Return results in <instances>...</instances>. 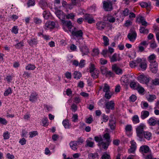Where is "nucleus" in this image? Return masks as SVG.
Masks as SVG:
<instances>
[{
    "label": "nucleus",
    "mask_w": 159,
    "mask_h": 159,
    "mask_svg": "<svg viewBox=\"0 0 159 159\" xmlns=\"http://www.w3.org/2000/svg\"><path fill=\"white\" fill-rule=\"evenodd\" d=\"M89 72L91 74V75L94 79L98 78L99 75V70L96 68L94 64L90 63L89 66Z\"/></svg>",
    "instance_id": "1"
},
{
    "label": "nucleus",
    "mask_w": 159,
    "mask_h": 159,
    "mask_svg": "<svg viewBox=\"0 0 159 159\" xmlns=\"http://www.w3.org/2000/svg\"><path fill=\"white\" fill-rule=\"evenodd\" d=\"M145 126L143 124H140L136 128V132L137 136L138 137L140 140L141 141L143 139V134L144 132V129Z\"/></svg>",
    "instance_id": "2"
},
{
    "label": "nucleus",
    "mask_w": 159,
    "mask_h": 159,
    "mask_svg": "<svg viewBox=\"0 0 159 159\" xmlns=\"http://www.w3.org/2000/svg\"><path fill=\"white\" fill-rule=\"evenodd\" d=\"M137 37V34L136 31L134 29H131L128 34L127 37L131 42H134L136 40Z\"/></svg>",
    "instance_id": "3"
},
{
    "label": "nucleus",
    "mask_w": 159,
    "mask_h": 159,
    "mask_svg": "<svg viewBox=\"0 0 159 159\" xmlns=\"http://www.w3.org/2000/svg\"><path fill=\"white\" fill-rule=\"evenodd\" d=\"M139 151L142 153L143 156L148 153H151V151L148 146L143 145L140 147Z\"/></svg>",
    "instance_id": "4"
},
{
    "label": "nucleus",
    "mask_w": 159,
    "mask_h": 159,
    "mask_svg": "<svg viewBox=\"0 0 159 159\" xmlns=\"http://www.w3.org/2000/svg\"><path fill=\"white\" fill-rule=\"evenodd\" d=\"M138 80L139 82L143 84H147L149 81L148 76L141 75L138 77Z\"/></svg>",
    "instance_id": "5"
},
{
    "label": "nucleus",
    "mask_w": 159,
    "mask_h": 159,
    "mask_svg": "<svg viewBox=\"0 0 159 159\" xmlns=\"http://www.w3.org/2000/svg\"><path fill=\"white\" fill-rule=\"evenodd\" d=\"M103 3V8L105 11H111L113 9L112 3L111 2L104 1Z\"/></svg>",
    "instance_id": "6"
},
{
    "label": "nucleus",
    "mask_w": 159,
    "mask_h": 159,
    "mask_svg": "<svg viewBox=\"0 0 159 159\" xmlns=\"http://www.w3.org/2000/svg\"><path fill=\"white\" fill-rule=\"evenodd\" d=\"M158 63L157 62L151 63L149 65V68L150 71L152 73L155 74L158 71Z\"/></svg>",
    "instance_id": "7"
},
{
    "label": "nucleus",
    "mask_w": 159,
    "mask_h": 159,
    "mask_svg": "<svg viewBox=\"0 0 159 159\" xmlns=\"http://www.w3.org/2000/svg\"><path fill=\"white\" fill-rule=\"evenodd\" d=\"M115 105L114 101L113 100L108 101L105 104L106 108L108 110H114Z\"/></svg>",
    "instance_id": "8"
},
{
    "label": "nucleus",
    "mask_w": 159,
    "mask_h": 159,
    "mask_svg": "<svg viewBox=\"0 0 159 159\" xmlns=\"http://www.w3.org/2000/svg\"><path fill=\"white\" fill-rule=\"evenodd\" d=\"M84 20L85 21L88 22L89 24L94 23L95 22V20L91 15L87 14L84 16Z\"/></svg>",
    "instance_id": "9"
},
{
    "label": "nucleus",
    "mask_w": 159,
    "mask_h": 159,
    "mask_svg": "<svg viewBox=\"0 0 159 159\" xmlns=\"http://www.w3.org/2000/svg\"><path fill=\"white\" fill-rule=\"evenodd\" d=\"M55 25L54 22L51 21H48L46 23L44 28L46 30L53 29L54 28Z\"/></svg>",
    "instance_id": "10"
},
{
    "label": "nucleus",
    "mask_w": 159,
    "mask_h": 159,
    "mask_svg": "<svg viewBox=\"0 0 159 159\" xmlns=\"http://www.w3.org/2000/svg\"><path fill=\"white\" fill-rule=\"evenodd\" d=\"M72 35L79 39H81L83 35V33L82 30H80L76 31H72Z\"/></svg>",
    "instance_id": "11"
},
{
    "label": "nucleus",
    "mask_w": 159,
    "mask_h": 159,
    "mask_svg": "<svg viewBox=\"0 0 159 159\" xmlns=\"http://www.w3.org/2000/svg\"><path fill=\"white\" fill-rule=\"evenodd\" d=\"M133 130L132 127L131 125H127L125 126V130L126 134L128 136H130L132 134Z\"/></svg>",
    "instance_id": "12"
},
{
    "label": "nucleus",
    "mask_w": 159,
    "mask_h": 159,
    "mask_svg": "<svg viewBox=\"0 0 159 159\" xmlns=\"http://www.w3.org/2000/svg\"><path fill=\"white\" fill-rule=\"evenodd\" d=\"M110 143L106 141V142H104L103 140L101 143H98L97 145L100 149L102 148L105 150H106L107 149Z\"/></svg>",
    "instance_id": "13"
},
{
    "label": "nucleus",
    "mask_w": 159,
    "mask_h": 159,
    "mask_svg": "<svg viewBox=\"0 0 159 159\" xmlns=\"http://www.w3.org/2000/svg\"><path fill=\"white\" fill-rule=\"evenodd\" d=\"M38 98V94L36 92L31 93L30 96L29 100L32 102H35Z\"/></svg>",
    "instance_id": "14"
},
{
    "label": "nucleus",
    "mask_w": 159,
    "mask_h": 159,
    "mask_svg": "<svg viewBox=\"0 0 159 159\" xmlns=\"http://www.w3.org/2000/svg\"><path fill=\"white\" fill-rule=\"evenodd\" d=\"M112 69L116 74L119 75L122 73V70L118 67L116 64H114L112 65Z\"/></svg>",
    "instance_id": "15"
},
{
    "label": "nucleus",
    "mask_w": 159,
    "mask_h": 159,
    "mask_svg": "<svg viewBox=\"0 0 159 159\" xmlns=\"http://www.w3.org/2000/svg\"><path fill=\"white\" fill-rule=\"evenodd\" d=\"M129 81L128 78L126 75L123 76L120 79L121 84L123 85H127L129 84Z\"/></svg>",
    "instance_id": "16"
},
{
    "label": "nucleus",
    "mask_w": 159,
    "mask_h": 159,
    "mask_svg": "<svg viewBox=\"0 0 159 159\" xmlns=\"http://www.w3.org/2000/svg\"><path fill=\"white\" fill-rule=\"evenodd\" d=\"M106 26L105 23L103 21H99L96 23V27L98 29L100 30H103Z\"/></svg>",
    "instance_id": "17"
},
{
    "label": "nucleus",
    "mask_w": 159,
    "mask_h": 159,
    "mask_svg": "<svg viewBox=\"0 0 159 159\" xmlns=\"http://www.w3.org/2000/svg\"><path fill=\"white\" fill-rule=\"evenodd\" d=\"M143 139L144 138L147 140H150L152 138V133L149 131H145L143 134Z\"/></svg>",
    "instance_id": "18"
},
{
    "label": "nucleus",
    "mask_w": 159,
    "mask_h": 159,
    "mask_svg": "<svg viewBox=\"0 0 159 159\" xmlns=\"http://www.w3.org/2000/svg\"><path fill=\"white\" fill-rule=\"evenodd\" d=\"M120 59L119 55L115 53L110 57V61L111 62H114L120 61Z\"/></svg>",
    "instance_id": "19"
},
{
    "label": "nucleus",
    "mask_w": 159,
    "mask_h": 159,
    "mask_svg": "<svg viewBox=\"0 0 159 159\" xmlns=\"http://www.w3.org/2000/svg\"><path fill=\"white\" fill-rule=\"evenodd\" d=\"M156 56L154 54H152L150 55L148 58V60L150 64L157 62L156 61Z\"/></svg>",
    "instance_id": "20"
},
{
    "label": "nucleus",
    "mask_w": 159,
    "mask_h": 159,
    "mask_svg": "<svg viewBox=\"0 0 159 159\" xmlns=\"http://www.w3.org/2000/svg\"><path fill=\"white\" fill-rule=\"evenodd\" d=\"M80 51L83 56L87 55L89 53V50L86 46H83L80 48Z\"/></svg>",
    "instance_id": "21"
},
{
    "label": "nucleus",
    "mask_w": 159,
    "mask_h": 159,
    "mask_svg": "<svg viewBox=\"0 0 159 159\" xmlns=\"http://www.w3.org/2000/svg\"><path fill=\"white\" fill-rule=\"evenodd\" d=\"M28 43L30 46H33L34 45H36L38 43V41L37 38H33L30 40H28Z\"/></svg>",
    "instance_id": "22"
},
{
    "label": "nucleus",
    "mask_w": 159,
    "mask_h": 159,
    "mask_svg": "<svg viewBox=\"0 0 159 159\" xmlns=\"http://www.w3.org/2000/svg\"><path fill=\"white\" fill-rule=\"evenodd\" d=\"M149 115V111H143L141 112V117L142 119H144L147 117Z\"/></svg>",
    "instance_id": "23"
},
{
    "label": "nucleus",
    "mask_w": 159,
    "mask_h": 159,
    "mask_svg": "<svg viewBox=\"0 0 159 159\" xmlns=\"http://www.w3.org/2000/svg\"><path fill=\"white\" fill-rule=\"evenodd\" d=\"M139 4L142 7L146 8H150V3L149 2L147 3L144 2H140L139 3Z\"/></svg>",
    "instance_id": "24"
},
{
    "label": "nucleus",
    "mask_w": 159,
    "mask_h": 159,
    "mask_svg": "<svg viewBox=\"0 0 159 159\" xmlns=\"http://www.w3.org/2000/svg\"><path fill=\"white\" fill-rule=\"evenodd\" d=\"M70 146L72 149L74 150H76L77 148L78 143L75 141L71 142L70 144Z\"/></svg>",
    "instance_id": "25"
},
{
    "label": "nucleus",
    "mask_w": 159,
    "mask_h": 159,
    "mask_svg": "<svg viewBox=\"0 0 159 159\" xmlns=\"http://www.w3.org/2000/svg\"><path fill=\"white\" fill-rule=\"evenodd\" d=\"M109 125L111 130H114L116 127L115 121L113 120H110Z\"/></svg>",
    "instance_id": "26"
},
{
    "label": "nucleus",
    "mask_w": 159,
    "mask_h": 159,
    "mask_svg": "<svg viewBox=\"0 0 159 159\" xmlns=\"http://www.w3.org/2000/svg\"><path fill=\"white\" fill-rule=\"evenodd\" d=\"M62 22L64 25L67 26L69 29H71L72 23L70 21L62 20Z\"/></svg>",
    "instance_id": "27"
},
{
    "label": "nucleus",
    "mask_w": 159,
    "mask_h": 159,
    "mask_svg": "<svg viewBox=\"0 0 159 159\" xmlns=\"http://www.w3.org/2000/svg\"><path fill=\"white\" fill-rule=\"evenodd\" d=\"M74 78L77 80L79 79L82 76L81 73L78 71H75L73 74Z\"/></svg>",
    "instance_id": "28"
},
{
    "label": "nucleus",
    "mask_w": 159,
    "mask_h": 159,
    "mask_svg": "<svg viewBox=\"0 0 159 159\" xmlns=\"http://www.w3.org/2000/svg\"><path fill=\"white\" fill-rule=\"evenodd\" d=\"M103 90L105 93L111 91L110 87L109 85L106 83L104 84L103 88Z\"/></svg>",
    "instance_id": "29"
},
{
    "label": "nucleus",
    "mask_w": 159,
    "mask_h": 159,
    "mask_svg": "<svg viewBox=\"0 0 159 159\" xmlns=\"http://www.w3.org/2000/svg\"><path fill=\"white\" fill-rule=\"evenodd\" d=\"M139 32L141 33L145 34H148L149 33V30L145 27H140Z\"/></svg>",
    "instance_id": "30"
},
{
    "label": "nucleus",
    "mask_w": 159,
    "mask_h": 159,
    "mask_svg": "<svg viewBox=\"0 0 159 159\" xmlns=\"http://www.w3.org/2000/svg\"><path fill=\"white\" fill-rule=\"evenodd\" d=\"M103 44L105 46H107L109 45V39L108 37L105 36H103Z\"/></svg>",
    "instance_id": "31"
},
{
    "label": "nucleus",
    "mask_w": 159,
    "mask_h": 159,
    "mask_svg": "<svg viewBox=\"0 0 159 159\" xmlns=\"http://www.w3.org/2000/svg\"><path fill=\"white\" fill-rule=\"evenodd\" d=\"M132 120L133 123L135 124L138 123L140 122L139 118L137 115H134L133 117Z\"/></svg>",
    "instance_id": "32"
},
{
    "label": "nucleus",
    "mask_w": 159,
    "mask_h": 159,
    "mask_svg": "<svg viewBox=\"0 0 159 159\" xmlns=\"http://www.w3.org/2000/svg\"><path fill=\"white\" fill-rule=\"evenodd\" d=\"M94 139L96 142L98 143H101L103 140L101 135L94 137Z\"/></svg>",
    "instance_id": "33"
},
{
    "label": "nucleus",
    "mask_w": 159,
    "mask_h": 159,
    "mask_svg": "<svg viewBox=\"0 0 159 159\" xmlns=\"http://www.w3.org/2000/svg\"><path fill=\"white\" fill-rule=\"evenodd\" d=\"M139 85V84L137 82H136L134 81H133L130 83V86L131 88L134 89H136Z\"/></svg>",
    "instance_id": "34"
},
{
    "label": "nucleus",
    "mask_w": 159,
    "mask_h": 159,
    "mask_svg": "<svg viewBox=\"0 0 159 159\" xmlns=\"http://www.w3.org/2000/svg\"><path fill=\"white\" fill-rule=\"evenodd\" d=\"M156 98L155 95H150L147 98L149 102H152Z\"/></svg>",
    "instance_id": "35"
},
{
    "label": "nucleus",
    "mask_w": 159,
    "mask_h": 159,
    "mask_svg": "<svg viewBox=\"0 0 159 159\" xmlns=\"http://www.w3.org/2000/svg\"><path fill=\"white\" fill-rule=\"evenodd\" d=\"M148 123L150 125L154 126L157 123V121L154 118L151 117L149 120Z\"/></svg>",
    "instance_id": "36"
},
{
    "label": "nucleus",
    "mask_w": 159,
    "mask_h": 159,
    "mask_svg": "<svg viewBox=\"0 0 159 159\" xmlns=\"http://www.w3.org/2000/svg\"><path fill=\"white\" fill-rule=\"evenodd\" d=\"M100 71L102 74L105 75L108 70L107 68L104 66H102L100 67Z\"/></svg>",
    "instance_id": "37"
},
{
    "label": "nucleus",
    "mask_w": 159,
    "mask_h": 159,
    "mask_svg": "<svg viewBox=\"0 0 159 159\" xmlns=\"http://www.w3.org/2000/svg\"><path fill=\"white\" fill-rule=\"evenodd\" d=\"M35 68L34 65L29 64L26 66L25 68L26 70H33Z\"/></svg>",
    "instance_id": "38"
},
{
    "label": "nucleus",
    "mask_w": 159,
    "mask_h": 159,
    "mask_svg": "<svg viewBox=\"0 0 159 159\" xmlns=\"http://www.w3.org/2000/svg\"><path fill=\"white\" fill-rule=\"evenodd\" d=\"M103 137L106 140V141L111 143V140H110V136L109 133H106L104 135Z\"/></svg>",
    "instance_id": "39"
},
{
    "label": "nucleus",
    "mask_w": 159,
    "mask_h": 159,
    "mask_svg": "<svg viewBox=\"0 0 159 159\" xmlns=\"http://www.w3.org/2000/svg\"><path fill=\"white\" fill-rule=\"evenodd\" d=\"M139 66L141 68L142 70H145L147 68V64L145 62H141Z\"/></svg>",
    "instance_id": "40"
},
{
    "label": "nucleus",
    "mask_w": 159,
    "mask_h": 159,
    "mask_svg": "<svg viewBox=\"0 0 159 159\" xmlns=\"http://www.w3.org/2000/svg\"><path fill=\"white\" fill-rule=\"evenodd\" d=\"M62 124L65 128H68L70 126L68 120H63L62 122Z\"/></svg>",
    "instance_id": "41"
},
{
    "label": "nucleus",
    "mask_w": 159,
    "mask_h": 159,
    "mask_svg": "<svg viewBox=\"0 0 159 159\" xmlns=\"http://www.w3.org/2000/svg\"><path fill=\"white\" fill-rule=\"evenodd\" d=\"M39 4L43 9L47 5V3L46 1L44 0H41L39 2Z\"/></svg>",
    "instance_id": "42"
},
{
    "label": "nucleus",
    "mask_w": 159,
    "mask_h": 159,
    "mask_svg": "<svg viewBox=\"0 0 159 159\" xmlns=\"http://www.w3.org/2000/svg\"><path fill=\"white\" fill-rule=\"evenodd\" d=\"M86 146L90 148H93L94 147V143L93 142L90 141L89 140H87L86 141Z\"/></svg>",
    "instance_id": "43"
},
{
    "label": "nucleus",
    "mask_w": 159,
    "mask_h": 159,
    "mask_svg": "<svg viewBox=\"0 0 159 159\" xmlns=\"http://www.w3.org/2000/svg\"><path fill=\"white\" fill-rule=\"evenodd\" d=\"M130 11L127 8L124 9L122 11V15L124 16H128L129 14Z\"/></svg>",
    "instance_id": "44"
},
{
    "label": "nucleus",
    "mask_w": 159,
    "mask_h": 159,
    "mask_svg": "<svg viewBox=\"0 0 159 159\" xmlns=\"http://www.w3.org/2000/svg\"><path fill=\"white\" fill-rule=\"evenodd\" d=\"M63 12L61 11H58L56 12V14L57 16L59 18V19L62 20L63 15L62 14Z\"/></svg>",
    "instance_id": "45"
},
{
    "label": "nucleus",
    "mask_w": 159,
    "mask_h": 159,
    "mask_svg": "<svg viewBox=\"0 0 159 159\" xmlns=\"http://www.w3.org/2000/svg\"><path fill=\"white\" fill-rule=\"evenodd\" d=\"M136 89L140 93H143L145 91L144 89L139 84L137 88Z\"/></svg>",
    "instance_id": "46"
},
{
    "label": "nucleus",
    "mask_w": 159,
    "mask_h": 159,
    "mask_svg": "<svg viewBox=\"0 0 159 159\" xmlns=\"http://www.w3.org/2000/svg\"><path fill=\"white\" fill-rule=\"evenodd\" d=\"M98 155L97 153H90L88 157L89 159H94L96 157H98Z\"/></svg>",
    "instance_id": "47"
},
{
    "label": "nucleus",
    "mask_w": 159,
    "mask_h": 159,
    "mask_svg": "<svg viewBox=\"0 0 159 159\" xmlns=\"http://www.w3.org/2000/svg\"><path fill=\"white\" fill-rule=\"evenodd\" d=\"M112 94L111 91L106 92L105 94V98L107 99H110L111 97Z\"/></svg>",
    "instance_id": "48"
},
{
    "label": "nucleus",
    "mask_w": 159,
    "mask_h": 159,
    "mask_svg": "<svg viewBox=\"0 0 159 159\" xmlns=\"http://www.w3.org/2000/svg\"><path fill=\"white\" fill-rule=\"evenodd\" d=\"M143 157L145 159H152L153 156L151 152L150 153H148L145 155L143 156Z\"/></svg>",
    "instance_id": "49"
},
{
    "label": "nucleus",
    "mask_w": 159,
    "mask_h": 159,
    "mask_svg": "<svg viewBox=\"0 0 159 159\" xmlns=\"http://www.w3.org/2000/svg\"><path fill=\"white\" fill-rule=\"evenodd\" d=\"M11 93V88H8L7 89H6L4 92V95L5 96H7L9 94Z\"/></svg>",
    "instance_id": "50"
},
{
    "label": "nucleus",
    "mask_w": 159,
    "mask_h": 159,
    "mask_svg": "<svg viewBox=\"0 0 159 159\" xmlns=\"http://www.w3.org/2000/svg\"><path fill=\"white\" fill-rule=\"evenodd\" d=\"M72 121L75 122L77 121L78 120V116L77 114H74L73 115V116L72 117Z\"/></svg>",
    "instance_id": "51"
},
{
    "label": "nucleus",
    "mask_w": 159,
    "mask_h": 159,
    "mask_svg": "<svg viewBox=\"0 0 159 159\" xmlns=\"http://www.w3.org/2000/svg\"><path fill=\"white\" fill-rule=\"evenodd\" d=\"M48 119L47 118H44L42 120V122L43 126H46L48 125Z\"/></svg>",
    "instance_id": "52"
},
{
    "label": "nucleus",
    "mask_w": 159,
    "mask_h": 159,
    "mask_svg": "<svg viewBox=\"0 0 159 159\" xmlns=\"http://www.w3.org/2000/svg\"><path fill=\"white\" fill-rule=\"evenodd\" d=\"M85 60H81L80 61V62L79 63V65L78 66L80 68H82L83 67H84L85 65Z\"/></svg>",
    "instance_id": "53"
},
{
    "label": "nucleus",
    "mask_w": 159,
    "mask_h": 159,
    "mask_svg": "<svg viewBox=\"0 0 159 159\" xmlns=\"http://www.w3.org/2000/svg\"><path fill=\"white\" fill-rule=\"evenodd\" d=\"M34 21L36 24H39L42 23L41 20L37 17L34 18Z\"/></svg>",
    "instance_id": "54"
},
{
    "label": "nucleus",
    "mask_w": 159,
    "mask_h": 159,
    "mask_svg": "<svg viewBox=\"0 0 159 159\" xmlns=\"http://www.w3.org/2000/svg\"><path fill=\"white\" fill-rule=\"evenodd\" d=\"M75 15L73 13L69 14L66 15V18L67 19H73L74 18Z\"/></svg>",
    "instance_id": "55"
},
{
    "label": "nucleus",
    "mask_w": 159,
    "mask_h": 159,
    "mask_svg": "<svg viewBox=\"0 0 159 159\" xmlns=\"http://www.w3.org/2000/svg\"><path fill=\"white\" fill-rule=\"evenodd\" d=\"M4 139L5 140L9 138V134L8 131L4 132L3 134Z\"/></svg>",
    "instance_id": "56"
},
{
    "label": "nucleus",
    "mask_w": 159,
    "mask_h": 159,
    "mask_svg": "<svg viewBox=\"0 0 159 159\" xmlns=\"http://www.w3.org/2000/svg\"><path fill=\"white\" fill-rule=\"evenodd\" d=\"M30 137L33 138L38 134V133L37 131H33L29 133Z\"/></svg>",
    "instance_id": "57"
},
{
    "label": "nucleus",
    "mask_w": 159,
    "mask_h": 159,
    "mask_svg": "<svg viewBox=\"0 0 159 159\" xmlns=\"http://www.w3.org/2000/svg\"><path fill=\"white\" fill-rule=\"evenodd\" d=\"M35 2V0H29L27 3L28 7H29L30 6H34V5Z\"/></svg>",
    "instance_id": "58"
},
{
    "label": "nucleus",
    "mask_w": 159,
    "mask_h": 159,
    "mask_svg": "<svg viewBox=\"0 0 159 159\" xmlns=\"http://www.w3.org/2000/svg\"><path fill=\"white\" fill-rule=\"evenodd\" d=\"M101 158L102 159H110V157L109 155L104 153L102 156Z\"/></svg>",
    "instance_id": "59"
},
{
    "label": "nucleus",
    "mask_w": 159,
    "mask_h": 159,
    "mask_svg": "<svg viewBox=\"0 0 159 159\" xmlns=\"http://www.w3.org/2000/svg\"><path fill=\"white\" fill-rule=\"evenodd\" d=\"M107 20L110 22L113 23L115 21V18L112 16H109L107 17Z\"/></svg>",
    "instance_id": "60"
},
{
    "label": "nucleus",
    "mask_w": 159,
    "mask_h": 159,
    "mask_svg": "<svg viewBox=\"0 0 159 159\" xmlns=\"http://www.w3.org/2000/svg\"><path fill=\"white\" fill-rule=\"evenodd\" d=\"M43 17L46 19H47L48 18L49 15L48 12L46 11H44L43 13Z\"/></svg>",
    "instance_id": "61"
},
{
    "label": "nucleus",
    "mask_w": 159,
    "mask_h": 159,
    "mask_svg": "<svg viewBox=\"0 0 159 159\" xmlns=\"http://www.w3.org/2000/svg\"><path fill=\"white\" fill-rule=\"evenodd\" d=\"M99 53V51L98 49H94L93 50L92 55L93 56H95Z\"/></svg>",
    "instance_id": "62"
},
{
    "label": "nucleus",
    "mask_w": 159,
    "mask_h": 159,
    "mask_svg": "<svg viewBox=\"0 0 159 159\" xmlns=\"http://www.w3.org/2000/svg\"><path fill=\"white\" fill-rule=\"evenodd\" d=\"M152 83L155 85H159V79L156 78L152 80Z\"/></svg>",
    "instance_id": "63"
},
{
    "label": "nucleus",
    "mask_w": 159,
    "mask_h": 159,
    "mask_svg": "<svg viewBox=\"0 0 159 159\" xmlns=\"http://www.w3.org/2000/svg\"><path fill=\"white\" fill-rule=\"evenodd\" d=\"M131 145L130 147L136 149L137 148L136 144L135 142L134 141H132L130 142Z\"/></svg>",
    "instance_id": "64"
}]
</instances>
